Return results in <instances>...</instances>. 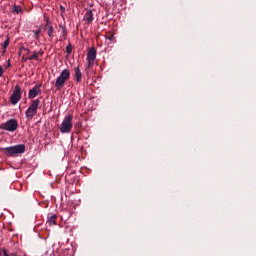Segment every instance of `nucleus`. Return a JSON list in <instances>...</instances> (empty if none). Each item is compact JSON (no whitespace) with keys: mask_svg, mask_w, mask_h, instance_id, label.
Segmentation results:
<instances>
[{"mask_svg":"<svg viewBox=\"0 0 256 256\" xmlns=\"http://www.w3.org/2000/svg\"><path fill=\"white\" fill-rule=\"evenodd\" d=\"M27 59H29V61H39V53H37V51H34L32 55H30V57H28Z\"/></svg>","mask_w":256,"mask_h":256,"instance_id":"ddd939ff","label":"nucleus"},{"mask_svg":"<svg viewBox=\"0 0 256 256\" xmlns=\"http://www.w3.org/2000/svg\"><path fill=\"white\" fill-rule=\"evenodd\" d=\"M44 31H47L48 37H50L51 39H53V37H55V29H54L50 19H47L46 25H44Z\"/></svg>","mask_w":256,"mask_h":256,"instance_id":"6e6552de","label":"nucleus"},{"mask_svg":"<svg viewBox=\"0 0 256 256\" xmlns=\"http://www.w3.org/2000/svg\"><path fill=\"white\" fill-rule=\"evenodd\" d=\"M97 57V51L95 47H91L87 53V63H88V68L91 69L94 66L95 60Z\"/></svg>","mask_w":256,"mask_h":256,"instance_id":"0eeeda50","label":"nucleus"},{"mask_svg":"<svg viewBox=\"0 0 256 256\" xmlns=\"http://www.w3.org/2000/svg\"><path fill=\"white\" fill-rule=\"evenodd\" d=\"M62 37H63V39H66V38H67V29H66V26L62 27Z\"/></svg>","mask_w":256,"mask_h":256,"instance_id":"aec40b11","label":"nucleus"},{"mask_svg":"<svg viewBox=\"0 0 256 256\" xmlns=\"http://www.w3.org/2000/svg\"><path fill=\"white\" fill-rule=\"evenodd\" d=\"M60 9H61V11H63V12L66 11L65 7H63L62 5H61Z\"/></svg>","mask_w":256,"mask_h":256,"instance_id":"b1692460","label":"nucleus"},{"mask_svg":"<svg viewBox=\"0 0 256 256\" xmlns=\"http://www.w3.org/2000/svg\"><path fill=\"white\" fill-rule=\"evenodd\" d=\"M3 73H4V69H3V67H1V65H0V77L3 76Z\"/></svg>","mask_w":256,"mask_h":256,"instance_id":"4be33fe9","label":"nucleus"},{"mask_svg":"<svg viewBox=\"0 0 256 256\" xmlns=\"http://www.w3.org/2000/svg\"><path fill=\"white\" fill-rule=\"evenodd\" d=\"M73 129V115H67L64 117L61 125H60V131L62 133H70Z\"/></svg>","mask_w":256,"mask_h":256,"instance_id":"7ed1b4c3","label":"nucleus"},{"mask_svg":"<svg viewBox=\"0 0 256 256\" xmlns=\"http://www.w3.org/2000/svg\"><path fill=\"white\" fill-rule=\"evenodd\" d=\"M66 51L68 55H71L72 51H73V47L71 45V43H68L67 47H66Z\"/></svg>","mask_w":256,"mask_h":256,"instance_id":"f3484780","label":"nucleus"},{"mask_svg":"<svg viewBox=\"0 0 256 256\" xmlns=\"http://www.w3.org/2000/svg\"><path fill=\"white\" fill-rule=\"evenodd\" d=\"M63 27H65V25H60V29H62V33H63Z\"/></svg>","mask_w":256,"mask_h":256,"instance_id":"bb28decb","label":"nucleus"},{"mask_svg":"<svg viewBox=\"0 0 256 256\" xmlns=\"http://www.w3.org/2000/svg\"><path fill=\"white\" fill-rule=\"evenodd\" d=\"M82 71L80 69V65H78L76 68H75V79H76V82L77 83H81L82 81Z\"/></svg>","mask_w":256,"mask_h":256,"instance_id":"9d476101","label":"nucleus"},{"mask_svg":"<svg viewBox=\"0 0 256 256\" xmlns=\"http://www.w3.org/2000/svg\"><path fill=\"white\" fill-rule=\"evenodd\" d=\"M0 256H3L2 251L0 250Z\"/></svg>","mask_w":256,"mask_h":256,"instance_id":"cd10ccee","label":"nucleus"},{"mask_svg":"<svg viewBox=\"0 0 256 256\" xmlns=\"http://www.w3.org/2000/svg\"><path fill=\"white\" fill-rule=\"evenodd\" d=\"M6 51H5V43H3V54H5Z\"/></svg>","mask_w":256,"mask_h":256,"instance_id":"393cba45","label":"nucleus"},{"mask_svg":"<svg viewBox=\"0 0 256 256\" xmlns=\"http://www.w3.org/2000/svg\"><path fill=\"white\" fill-rule=\"evenodd\" d=\"M41 32H42V29H41V28L37 29L36 31H33V33H34V38L37 39V40H39V39H40Z\"/></svg>","mask_w":256,"mask_h":256,"instance_id":"4468645a","label":"nucleus"},{"mask_svg":"<svg viewBox=\"0 0 256 256\" xmlns=\"http://www.w3.org/2000/svg\"><path fill=\"white\" fill-rule=\"evenodd\" d=\"M40 105V99H34L30 106L28 107L25 115L27 119H33L37 115L38 107Z\"/></svg>","mask_w":256,"mask_h":256,"instance_id":"20e7f679","label":"nucleus"},{"mask_svg":"<svg viewBox=\"0 0 256 256\" xmlns=\"http://www.w3.org/2000/svg\"><path fill=\"white\" fill-rule=\"evenodd\" d=\"M106 39L113 41L115 39V35L113 33H106Z\"/></svg>","mask_w":256,"mask_h":256,"instance_id":"a211bd4d","label":"nucleus"},{"mask_svg":"<svg viewBox=\"0 0 256 256\" xmlns=\"http://www.w3.org/2000/svg\"><path fill=\"white\" fill-rule=\"evenodd\" d=\"M70 75H71V73H70L69 69H64L60 73V76L57 77L56 83H55V87H56L57 91H60L64 87L66 81H68V79H70Z\"/></svg>","mask_w":256,"mask_h":256,"instance_id":"f257e3e1","label":"nucleus"},{"mask_svg":"<svg viewBox=\"0 0 256 256\" xmlns=\"http://www.w3.org/2000/svg\"><path fill=\"white\" fill-rule=\"evenodd\" d=\"M25 145L20 144V145H13L12 147H3V151H5L6 155L9 157H12L13 155H18L20 153L25 152Z\"/></svg>","mask_w":256,"mask_h":256,"instance_id":"f03ea898","label":"nucleus"},{"mask_svg":"<svg viewBox=\"0 0 256 256\" xmlns=\"http://www.w3.org/2000/svg\"><path fill=\"white\" fill-rule=\"evenodd\" d=\"M10 45V37L7 36L6 40L4 41V51L6 52L7 47Z\"/></svg>","mask_w":256,"mask_h":256,"instance_id":"dca6fc26","label":"nucleus"},{"mask_svg":"<svg viewBox=\"0 0 256 256\" xmlns=\"http://www.w3.org/2000/svg\"><path fill=\"white\" fill-rule=\"evenodd\" d=\"M13 11L19 14V13H22L23 9L19 5H15Z\"/></svg>","mask_w":256,"mask_h":256,"instance_id":"2eb2a0df","label":"nucleus"},{"mask_svg":"<svg viewBox=\"0 0 256 256\" xmlns=\"http://www.w3.org/2000/svg\"><path fill=\"white\" fill-rule=\"evenodd\" d=\"M40 93H41V85H35V87L29 90L28 98L34 100L35 97L40 95Z\"/></svg>","mask_w":256,"mask_h":256,"instance_id":"1a4fd4ad","label":"nucleus"},{"mask_svg":"<svg viewBox=\"0 0 256 256\" xmlns=\"http://www.w3.org/2000/svg\"><path fill=\"white\" fill-rule=\"evenodd\" d=\"M19 127V123L17 119H9L6 121V123H2L1 129H4L5 131H16Z\"/></svg>","mask_w":256,"mask_h":256,"instance_id":"39448f33","label":"nucleus"},{"mask_svg":"<svg viewBox=\"0 0 256 256\" xmlns=\"http://www.w3.org/2000/svg\"><path fill=\"white\" fill-rule=\"evenodd\" d=\"M37 53H38V57H39V55H40V57H43V55H44V51H42V50L38 51Z\"/></svg>","mask_w":256,"mask_h":256,"instance_id":"412c9836","label":"nucleus"},{"mask_svg":"<svg viewBox=\"0 0 256 256\" xmlns=\"http://www.w3.org/2000/svg\"><path fill=\"white\" fill-rule=\"evenodd\" d=\"M21 49H24V51H27L28 53H31L30 49H26L25 47H22Z\"/></svg>","mask_w":256,"mask_h":256,"instance_id":"5701e85b","label":"nucleus"},{"mask_svg":"<svg viewBox=\"0 0 256 256\" xmlns=\"http://www.w3.org/2000/svg\"><path fill=\"white\" fill-rule=\"evenodd\" d=\"M4 256H18L17 253H8L7 249H3Z\"/></svg>","mask_w":256,"mask_h":256,"instance_id":"6ab92c4d","label":"nucleus"},{"mask_svg":"<svg viewBox=\"0 0 256 256\" xmlns=\"http://www.w3.org/2000/svg\"><path fill=\"white\" fill-rule=\"evenodd\" d=\"M8 67H11V61H10V59L8 60Z\"/></svg>","mask_w":256,"mask_h":256,"instance_id":"a878e982","label":"nucleus"},{"mask_svg":"<svg viewBox=\"0 0 256 256\" xmlns=\"http://www.w3.org/2000/svg\"><path fill=\"white\" fill-rule=\"evenodd\" d=\"M22 97V91L20 85H16L13 89V94L10 97V102L12 105H17Z\"/></svg>","mask_w":256,"mask_h":256,"instance_id":"423d86ee","label":"nucleus"},{"mask_svg":"<svg viewBox=\"0 0 256 256\" xmlns=\"http://www.w3.org/2000/svg\"><path fill=\"white\" fill-rule=\"evenodd\" d=\"M57 219H58V215H56L55 213L50 215L48 217V225H56L57 224Z\"/></svg>","mask_w":256,"mask_h":256,"instance_id":"f8f14e48","label":"nucleus"},{"mask_svg":"<svg viewBox=\"0 0 256 256\" xmlns=\"http://www.w3.org/2000/svg\"><path fill=\"white\" fill-rule=\"evenodd\" d=\"M84 19H85V21H87V23H89V24L93 23V19H94L93 11H91V10L86 11V13H85V15H84Z\"/></svg>","mask_w":256,"mask_h":256,"instance_id":"9b49d317","label":"nucleus"}]
</instances>
